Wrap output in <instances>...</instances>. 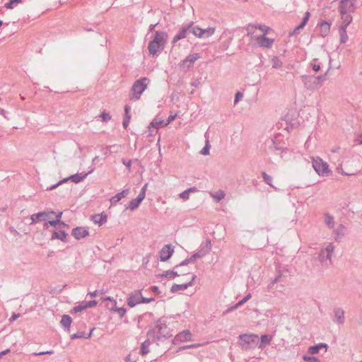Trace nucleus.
I'll use <instances>...</instances> for the list:
<instances>
[{"label":"nucleus","mask_w":362,"mask_h":362,"mask_svg":"<svg viewBox=\"0 0 362 362\" xmlns=\"http://www.w3.org/2000/svg\"><path fill=\"white\" fill-rule=\"evenodd\" d=\"M302 358L303 360L305 362H320V359L316 356L303 355Z\"/></svg>","instance_id":"nucleus-36"},{"label":"nucleus","mask_w":362,"mask_h":362,"mask_svg":"<svg viewBox=\"0 0 362 362\" xmlns=\"http://www.w3.org/2000/svg\"><path fill=\"white\" fill-rule=\"evenodd\" d=\"M62 216V212H59L57 215V220L56 221H48L45 223V227L48 228L49 226H59L61 225H64V223L60 221Z\"/></svg>","instance_id":"nucleus-21"},{"label":"nucleus","mask_w":362,"mask_h":362,"mask_svg":"<svg viewBox=\"0 0 362 362\" xmlns=\"http://www.w3.org/2000/svg\"><path fill=\"white\" fill-rule=\"evenodd\" d=\"M129 193V189H127L123 190L122 192L117 194L115 196L112 197L110 199L111 205L115 204L118 202H119L122 198H124L128 196Z\"/></svg>","instance_id":"nucleus-20"},{"label":"nucleus","mask_w":362,"mask_h":362,"mask_svg":"<svg viewBox=\"0 0 362 362\" xmlns=\"http://www.w3.org/2000/svg\"><path fill=\"white\" fill-rule=\"evenodd\" d=\"M247 36L255 45L270 49L272 47L275 38L272 36L273 30L264 24H249L246 28Z\"/></svg>","instance_id":"nucleus-1"},{"label":"nucleus","mask_w":362,"mask_h":362,"mask_svg":"<svg viewBox=\"0 0 362 362\" xmlns=\"http://www.w3.org/2000/svg\"><path fill=\"white\" fill-rule=\"evenodd\" d=\"M326 75L327 73H325V74L315 75V77L317 78L316 81H317L319 86H320V85L326 80Z\"/></svg>","instance_id":"nucleus-41"},{"label":"nucleus","mask_w":362,"mask_h":362,"mask_svg":"<svg viewBox=\"0 0 362 362\" xmlns=\"http://www.w3.org/2000/svg\"><path fill=\"white\" fill-rule=\"evenodd\" d=\"M151 290H152L154 293H159V289H158V286H152V287H151Z\"/></svg>","instance_id":"nucleus-64"},{"label":"nucleus","mask_w":362,"mask_h":362,"mask_svg":"<svg viewBox=\"0 0 362 362\" xmlns=\"http://www.w3.org/2000/svg\"><path fill=\"white\" fill-rule=\"evenodd\" d=\"M313 69L315 71H317L320 69V65L319 64L313 63L312 64Z\"/></svg>","instance_id":"nucleus-58"},{"label":"nucleus","mask_w":362,"mask_h":362,"mask_svg":"<svg viewBox=\"0 0 362 362\" xmlns=\"http://www.w3.org/2000/svg\"><path fill=\"white\" fill-rule=\"evenodd\" d=\"M156 329L160 337H166L170 334L165 323L158 322L156 326Z\"/></svg>","instance_id":"nucleus-19"},{"label":"nucleus","mask_w":362,"mask_h":362,"mask_svg":"<svg viewBox=\"0 0 362 362\" xmlns=\"http://www.w3.org/2000/svg\"><path fill=\"white\" fill-rule=\"evenodd\" d=\"M19 317L20 314L13 313L11 318L9 319V321L12 322L15 321L16 319H18Z\"/></svg>","instance_id":"nucleus-57"},{"label":"nucleus","mask_w":362,"mask_h":362,"mask_svg":"<svg viewBox=\"0 0 362 362\" xmlns=\"http://www.w3.org/2000/svg\"><path fill=\"white\" fill-rule=\"evenodd\" d=\"M200 58V55L197 53L188 55L183 61L184 64H187V66L193 64L195 61Z\"/></svg>","instance_id":"nucleus-27"},{"label":"nucleus","mask_w":362,"mask_h":362,"mask_svg":"<svg viewBox=\"0 0 362 362\" xmlns=\"http://www.w3.org/2000/svg\"><path fill=\"white\" fill-rule=\"evenodd\" d=\"M110 310L117 312L120 317H123L126 314V310L124 308H117L116 305L113 306Z\"/></svg>","instance_id":"nucleus-39"},{"label":"nucleus","mask_w":362,"mask_h":362,"mask_svg":"<svg viewBox=\"0 0 362 362\" xmlns=\"http://www.w3.org/2000/svg\"><path fill=\"white\" fill-rule=\"evenodd\" d=\"M176 117H177V114L170 115L168 117V119L166 120L165 124L168 125L170 122H172L175 119Z\"/></svg>","instance_id":"nucleus-55"},{"label":"nucleus","mask_w":362,"mask_h":362,"mask_svg":"<svg viewBox=\"0 0 362 362\" xmlns=\"http://www.w3.org/2000/svg\"><path fill=\"white\" fill-rule=\"evenodd\" d=\"M346 231V228L343 224H339L337 228L333 230L334 239L337 242H340L341 240L344 237Z\"/></svg>","instance_id":"nucleus-13"},{"label":"nucleus","mask_w":362,"mask_h":362,"mask_svg":"<svg viewBox=\"0 0 362 362\" xmlns=\"http://www.w3.org/2000/svg\"><path fill=\"white\" fill-rule=\"evenodd\" d=\"M312 165L315 172L322 177H327L331 174V170L327 162L320 157L312 158Z\"/></svg>","instance_id":"nucleus-4"},{"label":"nucleus","mask_w":362,"mask_h":362,"mask_svg":"<svg viewBox=\"0 0 362 362\" xmlns=\"http://www.w3.org/2000/svg\"><path fill=\"white\" fill-rule=\"evenodd\" d=\"M210 144H209V141H206V144H205V146L203 148V149L202 150V153L203 155H209V149H210Z\"/></svg>","instance_id":"nucleus-44"},{"label":"nucleus","mask_w":362,"mask_h":362,"mask_svg":"<svg viewBox=\"0 0 362 362\" xmlns=\"http://www.w3.org/2000/svg\"><path fill=\"white\" fill-rule=\"evenodd\" d=\"M91 221L95 224H98L99 226H100L107 222V216L104 213L95 214L92 216Z\"/></svg>","instance_id":"nucleus-16"},{"label":"nucleus","mask_w":362,"mask_h":362,"mask_svg":"<svg viewBox=\"0 0 362 362\" xmlns=\"http://www.w3.org/2000/svg\"><path fill=\"white\" fill-rule=\"evenodd\" d=\"M72 235L78 240L86 238L89 235L88 228L85 227H77L72 231Z\"/></svg>","instance_id":"nucleus-15"},{"label":"nucleus","mask_w":362,"mask_h":362,"mask_svg":"<svg viewBox=\"0 0 362 362\" xmlns=\"http://www.w3.org/2000/svg\"><path fill=\"white\" fill-rule=\"evenodd\" d=\"M192 334L189 330H185L176 335L175 339L180 342H184L191 340Z\"/></svg>","instance_id":"nucleus-18"},{"label":"nucleus","mask_w":362,"mask_h":362,"mask_svg":"<svg viewBox=\"0 0 362 362\" xmlns=\"http://www.w3.org/2000/svg\"><path fill=\"white\" fill-rule=\"evenodd\" d=\"M22 0H10L9 2L5 4V7L8 9H12L14 7V4L21 3Z\"/></svg>","instance_id":"nucleus-40"},{"label":"nucleus","mask_w":362,"mask_h":362,"mask_svg":"<svg viewBox=\"0 0 362 362\" xmlns=\"http://www.w3.org/2000/svg\"><path fill=\"white\" fill-rule=\"evenodd\" d=\"M344 27L345 26L339 27L340 43L341 44L346 43L349 38L346 33V28H345Z\"/></svg>","instance_id":"nucleus-28"},{"label":"nucleus","mask_w":362,"mask_h":362,"mask_svg":"<svg viewBox=\"0 0 362 362\" xmlns=\"http://www.w3.org/2000/svg\"><path fill=\"white\" fill-rule=\"evenodd\" d=\"M143 299L141 291H137L132 293L127 300V304L129 307L133 308L135 305L141 303Z\"/></svg>","instance_id":"nucleus-11"},{"label":"nucleus","mask_w":362,"mask_h":362,"mask_svg":"<svg viewBox=\"0 0 362 362\" xmlns=\"http://www.w3.org/2000/svg\"><path fill=\"white\" fill-rule=\"evenodd\" d=\"M137 357L133 355L132 353L129 354L125 358L126 362H136Z\"/></svg>","instance_id":"nucleus-45"},{"label":"nucleus","mask_w":362,"mask_h":362,"mask_svg":"<svg viewBox=\"0 0 362 362\" xmlns=\"http://www.w3.org/2000/svg\"><path fill=\"white\" fill-rule=\"evenodd\" d=\"M87 175V173L85 174L84 175H71L70 177V179L76 182V183H78L82 180H83V179L86 177V176Z\"/></svg>","instance_id":"nucleus-38"},{"label":"nucleus","mask_w":362,"mask_h":362,"mask_svg":"<svg viewBox=\"0 0 362 362\" xmlns=\"http://www.w3.org/2000/svg\"><path fill=\"white\" fill-rule=\"evenodd\" d=\"M251 297L250 294H248L245 298H244L242 300H240L238 304L235 305L234 307L235 308H238L239 305L243 304L245 302H246L248 299H250Z\"/></svg>","instance_id":"nucleus-54"},{"label":"nucleus","mask_w":362,"mask_h":362,"mask_svg":"<svg viewBox=\"0 0 362 362\" xmlns=\"http://www.w3.org/2000/svg\"><path fill=\"white\" fill-rule=\"evenodd\" d=\"M167 124H165V122L164 119H163L161 117H156L153 119V120L151 122L149 128L153 127V128H159L160 127H165Z\"/></svg>","instance_id":"nucleus-23"},{"label":"nucleus","mask_w":362,"mask_h":362,"mask_svg":"<svg viewBox=\"0 0 362 362\" xmlns=\"http://www.w3.org/2000/svg\"><path fill=\"white\" fill-rule=\"evenodd\" d=\"M210 194L216 202H219L225 197V193L222 190H219L215 193H210Z\"/></svg>","instance_id":"nucleus-34"},{"label":"nucleus","mask_w":362,"mask_h":362,"mask_svg":"<svg viewBox=\"0 0 362 362\" xmlns=\"http://www.w3.org/2000/svg\"><path fill=\"white\" fill-rule=\"evenodd\" d=\"M144 199L143 197L138 195V197L136 199L129 202L128 208L131 211L135 210L136 209H137L139 207V206L140 205V204L141 203V202Z\"/></svg>","instance_id":"nucleus-24"},{"label":"nucleus","mask_w":362,"mask_h":362,"mask_svg":"<svg viewBox=\"0 0 362 362\" xmlns=\"http://www.w3.org/2000/svg\"><path fill=\"white\" fill-rule=\"evenodd\" d=\"M351 13L346 12L340 13L341 18L342 20V24L341 25V26H345L344 28H347V26L351 23L353 20Z\"/></svg>","instance_id":"nucleus-22"},{"label":"nucleus","mask_w":362,"mask_h":362,"mask_svg":"<svg viewBox=\"0 0 362 362\" xmlns=\"http://www.w3.org/2000/svg\"><path fill=\"white\" fill-rule=\"evenodd\" d=\"M168 35L163 32H156L153 40L148 43V49L151 55L158 54L167 42Z\"/></svg>","instance_id":"nucleus-2"},{"label":"nucleus","mask_w":362,"mask_h":362,"mask_svg":"<svg viewBox=\"0 0 362 362\" xmlns=\"http://www.w3.org/2000/svg\"><path fill=\"white\" fill-rule=\"evenodd\" d=\"M52 239H59L61 240H64L66 238V233L62 230L55 231L52 234Z\"/></svg>","instance_id":"nucleus-32"},{"label":"nucleus","mask_w":362,"mask_h":362,"mask_svg":"<svg viewBox=\"0 0 362 362\" xmlns=\"http://www.w3.org/2000/svg\"><path fill=\"white\" fill-rule=\"evenodd\" d=\"M154 300V298H144L143 297V299H142V301H141V303H148L150 302H152Z\"/></svg>","instance_id":"nucleus-60"},{"label":"nucleus","mask_w":362,"mask_h":362,"mask_svg":"<svg viewBox=\"0 0 362 362\" xmlns=\"http://www.w3.org/2000/svg\"><path fill=\"white\" fill-rule=\"evenodd\" d=\"M337 171L339 173H341V174H343L344 175H347V176H351V175H355L354 173H346V172H344L343 170V169H342L341 165H340L339 167H337Z\"/></svg>","instance_id":"nucleus-49"},{"label":"nucleus","mask_w":362,"mask_h":362,"mask_svg":"<svg viewBox=\"0 0 362 362\" xmlns=\"http://www.w3.org/2000/svg\"><path fill=\"white\" fill-rule=\"evenodd\" d=\"M320 350V346H319V344H316V345H314V346H310L309 348H308V353L310 354H316L319 352V351Z\"/></svg>","instance_id":"nucleus-37"},{"label":"nucleus","mask_w":362,"mask_h":362,"mask_svg":"<svg viewBox=\"0 0 362 362\" xmlns=\"http://www.w3.org/2000/svg\"><path fill=\"white\" fill-rule=\"evenodd\" d=\"M31 220H32V223H36V222L40 221V213L33 214L31 216Z\"/></svg>","instance_id":"nucleus-51"},{"label":"nucleus","mask_w":362,"mask_h":362,"mask_svg":"<svg viewBox=\"0 0 362 362\" xmlns=\"http://www.w3.org/2000/svg\"><path fill=\"white\" fill-rule=\"evenodd\" d=\"M183 276L185 282L173 284L170 288L171 292L175 293L187 289L193 284L194 281L197 278L194 274L189 272L185 273Z\"/></svg>","instance_id":"nucleus-5"},{"label":"nucleus","mask_w":362,"mask_h":362,"mask_svg":"<svg viewBox=\"0 0 362 362\" xmlns=\"http://www.w3.org/2000/svg\"><path fill=\"white\" fill-rule=\"evenodd\" d=\"M318 25H320L321 35L323 37L327 36L330 31V27L332 23L327 22V21H323Z\"/></svg>","instance_id":"nucleus-17"},{"label":"nucleus","mask_w":362,"mask_h":362,"mask_svg":"<svg viewBox=\"0 0 362 362\" xmlns=\"http://www.w3.org/2000/svg\"><path fill=\"white\" fill-rule=\"evenodd\" d=\"M86 308H93L97 305V302L95 300H90L88 302H84Z\"/></svg>","instance_id":"nucleus-50"},{"label":"nucleus","mask_w":362,"mask_h":362,"mask_svg":"<svg viewBox=\"0 0 362 362\" xmlns=\"http://www.w3.org/2000/svg\"><path fill=\"white\" fill-rule=\"evenodd\" d=\"M131 119V116L124 117V121H123V126L124 129H127L128 125L129 124Z\"/></svg>","instance_id":"nucleus-52"},{"label":"nucleus","mask_w":362,"mask_h":362,"mask_svg":"<svg viewBox=\"0 0 362 362\" xmlns=\"http://www.w3.org/2000/svg\"><path fill=\"white\" fill-rule=\"evenodd\" d=\"M175 252V247L171 244L164 245L159 252V259L161 262L168 260Z\"/></svg>","instance_id":"nucleus-9"},{"label":"nucleus","mask_w":362,"mask_h":362,"mask_svg":"<svg viewBox=\"0 0 362 362\" xmlns=\"http://www.w3.org/2000/svg\"><path fill=\"white\" fill-rule=\"evenodd\" d=\"M272 339V337L270 335L264 334L261 337L259 348L262 349L267 345L269 344Z\"/></svg>","instance_id":"nucleus-29"},{"label":"nucleus","mask_w":362,"mask_h":362,"mask_svg":"<svg viewBox=\"0 0 362 362\" xmlns=\"http://www.w3.org/2000/svg\"><path fill=\"white\" fill-rule=\"evenodd\" d=\"M333 312L334 314L333 321L338 325H343L345 321L344 310L341 308H334Z\"/></svg>","instance_id":"nucleus-14"},{"label":"nucleus","mask_w":362,"mask_h":362,"mask_svg":"<svg viewBox=\"0 0 362 362\" xmlns=\"http://www.w3.org/2000/svg\"><path fill=\"white\" fill-rule=\"evenodd\" d=\"M335 250V246L332 243H324L317 255V259L322 264L329 261V264H332V255Z\"/></svg>","instance_id":"nucleus-3"},{"label":"nucleus","mask_w":362,"mask_h":362,"mask_svg":"<svg viewBox=\"0 0 362 362\" xmlns=\"http://www.w3.org/2000/svg\"><path fill=\"white\" fill-rule=\"evenodd\" d=\"M147 187H148V184L146 183L141 188V192H140V193L139 194V196L143 197L144 199H145V197H146V190H147Z\"/></svg>","instance_id":"nucleus-47"},{"label":"nucleus","mask_w":362,"mask_h":362,"mask_svg":"<svg viewBox=\"0 0 362 362\" xmlns=\"http://www.w3.org/2000/svg\"><path fill=\"white\" fill-rule=\"evenodd\" d=\"M310 12L306 11L304 14V16L302 19L301 23L298 26H296V30L303 29L305 27V25H306V23H308V21L310 18Z\"/></svg>","instance_id":"nucleus-31"},{"label":"nucleus","mask_w":362,"mask_h":362,"mask_svg":"<svg viewBox=\"0 0 362 362\" xmlns=\"http://www.w3.org/2000/svg\"><path fill=\"white\" fill-rule=\"evenodd\" d=\"M239 339L240 345L246 349L255 346L259 340L256 334H243L239 337Z\"/></svg>","instance_id":"nucleus-7"},{"label":"nucleus","mask_w":362,"mask_h":362,"mask_svg":"<svg viewBox=\"0 0 362 362\" xmlns=\"http://www.w3.org/2000/svg\"><path fill=\"white\" fill-rule=\"evenodd\" d=\"M147 86L148 79L146 78H142L136 81L132 88V93L131 99H139L142 93L146 89Z\"/></svg>","instance_id":"nucleus-6"},{"label":"nucleus","mask_w":362,"mask_h":362,"mask_svg":"<svg viewBox=\"0 0 362 362\" xmlns=\"http://www.w3.org/2000/svg\"><path fill=\"white\" fill-rule=\"evenodd\" d=\"M179 196L183 200H187L189 198V194H188L187 192L186 191H184L182 193H180Z\"/></svg>","instance_id":"nucleus-53"},{"label":"nucleus","mask_w":362,"mask_h":362,"mask_svg":"<svg viewBox=\"0 0 362 362\" xmlns=\"http://www.w3.org/2000/svg\"><path fill=\"white\" fill-rule=\"evenodd\" d=\"M123 163L128 168H130L131 167V165H132V162L131 160H123Z\"/></svg>","instance_id":"nucleus-63"},{"label":"nucleus","mask_w":362,"mask_h":362,"mask_svg":"<svg viewBox=\"0 0 362 362\" xmlns=\"http://www.w3.org/2000/svg\"><path fill=\"white\" fill-rule=\"evenodd\" d=\"M71 322H72V319L69 315H64L62 316V320H61V325L63 327L69 329Z\"/></svg>","instance_id":"nucleus-30"},{"label":"nucleus","mask_w":362,"mask_h":362,"mask_svg":"<svg viewBox=\"0 0 362 362\" xmlns=\"http://www.w3.org/2000/svg\"><path fill=\"white\" fill-rule=\"evenodd\" d=\"M356 0H341L339 6V13H353L356 9Z\"/></svg>","instance_id":"nucleus-10"},{"label":"nucleus","mask_w":362,"mask_h":362,"mask_svg":"<svg viewBox=\"0 0 362 362\" xmlns=\"http://www.w3.org/2000/svg\"><path fill=\"white\" fill-rule=\"evenodd\" d=\"M264 179L265 180L267 183H268L269 185H272L271 182L272 181H270V177L266 175L265 173H264Z\"/></svg>","instance_id":"nucleus-61"},{"label":"nucleus","mask_w":362,"mask_h":362,"mask_svg":"<svg viewBox=\"0 0 362 362\" xmlns=\"http://www.w3.org/2000/svg\"><path fill=\"white\" fill-rule=\"evenodd\" d=\"M85 309H86V307H85V304H84V303H82L81 305L74 307L71 310V313H76L81 312V311H82V310H83Z\"/></svg>","instance_id":"nucleus-42"},{"label":"nucleus","mask_w":362,"mask_h":362,"mask_svg":"<svg viewBox=\"0 0 362 362\" xmlns=\"http://www.w3.org/2000/svg\"><path fill=\"white\" fill-rule=\"evenodd\" d=\"M305 86L310 90H314L319 86L317 81H316L315 75L304 76H303Z\"/></svg>","instance_id":"nucleus-12"},{"label":"nucleus","mask_w":362,"mask_h":362,"mask_svg":"<svg viewBox=\"0 0 362 362\" xmlns=\"http://www.w3.org/2000/svg\"><path fill=\"white\" fill-rule=\"evenodd\" d=\"M54 214V211L50 212H40V221H47L50 220L52 218V216Z\"/></svg>","instance_id":"nucleus-33"},{"label":"nucleus","mask_w":362,"mask_h":362,"mask_svg":"<svg viewBox=\"0 0 362 362\" xmlns=\"http://www.w3.org/2000/svg\"><path fill=\"white\" fill-rule=\"evenodd\" d=\"M100 117L105 122L109 121L111 119V115L109 113H106V112L101 113Z\"/></svg>","instance_id":"nucleus-46"},{"label":"nucleus","mask_w":362,"mask_h":362,"mask_svg":"<svg viewBox=\"0 0 362 362\" xmlns=\"http://www.w3.org/2000/svg\"><path fill=\"white\" fill-rule=\"evenodd\" d=\"M215 28L212 27L202 29L198 26H194L192 28L191 32L198 38H208L215 33Z\"/></svg>","instance_id":"nucleus-8"},{"label":"nucleus","mask_w":362,"mask_h":362,"mask_svg":"<svg viewBox=\"0 0 362 362\" xmlns=\"http://www.w3.org/2000/svg\"><path fill=\"white\" fill-rule=\"evenodd\" d=\"M324 216H325L324 222H325V225L329 228H333L334 227V223H335L334 216L327 212L325 213Z\"/></svg>","instance_id":"nucleus-25"},{"label":"nucleus","mask_w":362,"mask_h":362,"mask_svg":"<svg viewBox=\"0 0 362 362\" xmlns=\"http://www.w3.org/2000/svg\"><path fill=\"white\" fill-rule=\"evenodd\" d=\"M183 272H186V270H183ZM178 272L182 273V271H176V272L167 271L163 274V276H165V277L172 279V278H175V276H179L180 274Z\"/></svg>","instance_id":"nucleus-35"},{"label":"nucleus","mask_w":362,"mask_h":362,"mask_svg":"<svg viewBox=\"0 0 362 362\" xmlns=\"http://www.w3.org/2000/svg\"><path fill=\"white\" fill-rule=\"evenodd\" d=\"M130 110H131L130 106H129V105L124 106V112H125L124 117L131 116L130 115Z\"/></svg>","instance_id":"nucleus-56"},{"label":"nucleus","mask_w":362,"mask_h":362,"mask_svg":"<svg viewBox=\"0 0 362 362\" xmlns=\"http://www.w3.org/2000/svg\"><path fill=\"white\" fill-rule=\"evenodd\" d=\"M243 98V93L238 92L235 95V103H237L238 100Z\"/></svg>","instance_id":"nucleus-59"},{"label":"nucleus","mask_w":362,"mask_h":362,"mask_svg":"<svg viewBox=\"0 0 362 362\" xmlns=\"http://www.w3.org/2000/svg\"><path fill=\"white\" fill-rule=\"evenodd\" d=\"M148 342H144L142 344L141 348V354L142 355H145L149 352V350L148 349Z\"/></svg>","instance_id":"nucleus-43"},{"label":"nucleus","mask_w":362,"mask_h":362,"mask_svg":"<svg viewBox=\"0 0 362 362\" xmlns=\"http://www.w3.org/2000/svg\"><path fill=\"white\" fill-rule=\"evenodd\" d=\"M264 179L265 180L267 183H268L269 185H272L271 182L272 181H270V177L266 175L265 173H264Z\"/></svg>","instance_id":"nucleus-62"},{"label":"nucleus","mask_w":362,"mask_h":362,"mask_svg":"<svg viewBox=\"0 0 362 362\" xmlns=\"http://www.w3.org/2000/svg\"><path fill=\"white\" fill-rule=\"evenodd\" d=\"M337 171L339 173H341V174H343L344 175H347V176H351V175H355L354 173H346V172H344L343 170V169H342L341 165H340L339 167H337Z\"/></svg>","instance_id":"nucleus-48"},{"label":"nucleus","mask_w":362,"mask_h":362,"mask_svg":"<svg viewBox=\"0 0 362 362\" xmlns=\"http://www.w3.org/2000/svg\"><path fill=\"white\" fill-rule=\"evenodd\" d=\"M189 28H182L177 34L173 37V42L175 43L177 41L184 39L187 37Z\"/></svg>","instance_id":"nucleus-26"}]
</instances>
